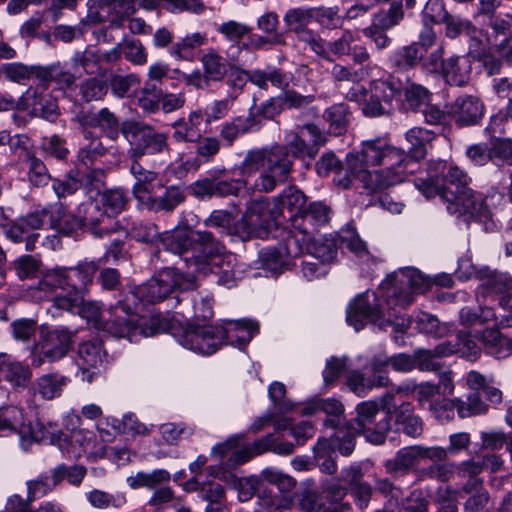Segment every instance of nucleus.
Wrapping results in <instances>:
<instances>
[{"mask_svg":"<svg viewBox=\"0 0 512 512\" xmlns=\"http://www.w3.org/2000/svg\"><path fill=\"white\" fill-rule=\"evenodd\" d=\"M434 138L430 130L413 127L406 133L408 153L381 141L364 142L347 158L349 171L358 176L369 193L402 183L415 172L417 163L426 156V145Z\"/></svg>","mask_w":512,"mask_h":512,"instance_id":"nucleus-1","label":"nucleus"},{"mask_svg":"<svg viewBox=\"0 0 512 512\" xmlns=\"http://www.w3.org/2000/svg\"><path fill=\"white\" fill-rule=\"evenodd\" d=\"M306 137H309L315 145H321L326 141L325 136L316 125L307 124L287 136V146L275 144L247 151L241 167L246 175L259 172L253 186L255 190L269 193L278 184L287 181L292 170L289 151L294 157L305 153L307 150Z\"/></svg>","mask_w":512,"mask_h":512,"instance_id":"nucleus-2","label":"nucleus"},{"mask_svg":"<svg viewBox=\"0 0 512 512\" xmlns=\"http://www.w3.org/2000/svg\"><path fill=\"white\" fill-rule=\"evenodd\" d=\"M470 178L456 166H450L444 174L442 184L432 179H417L416 187L426 198L439 195L447 202L450 214L468 215L470 218H488L490 211L480 195L468 187Z\"/></svg>","mask_w":512,"mask_h":512,"instance_id":"nucleus-3","label":"nucleus"},{"mask_svg":"<svg viewBox=\"0 0 512 512\" xmlns=\"http://www.w3.org/2000/svg\"><path fill=\"white\" fill-rule=\"evenodd\" d=\"M258 324L249 320L228 323L226 328L210 324L189 323L180 337V344L196 353L209 355L216 352L224 339L239 345L248 343L258 332Z\"/></svg>","mask_w":512,"mask_h":512,"instance_id":"nucleus-4","label":"nucleus"},{"mask_svg":"<svg viewBox=\"0 0 512 512\" xmlns=\"http://www.w3.org/2000/svg\"><path fill=\"white\" fill-rule=\"evenodd\" d=\"M128 194L120 188L108 189L100 193V204L87 202L79 209L78 225L91 232L94 236L102 238L112 232H118L119 225L113 222L111 216L119 214L128 202Z\"/></svg>","mask_w":512,"mask_h":512,"instance_id":"nucleus-5","label":"nucleus"},{"mask_svg":"<svg viewBox=\"0 0 512 512\" xmlns=\"http://www.w3.org/2000/svg\"><path fill=\"white\" fill-rule=\"evenodd\" d=\"M131 300V296H126L109 307L108 317L105 319V328L108 333L117 338H127L132 342L137 340L138 335L153 336L164 329L158 316L142 320L137 324L135 307L131 305Z\"/></svg>","mask_w":512,"mask_h":512,"instance_id":"nucleus-6","label":"nucleus"},{"mask_svg":"<svg viewBox=\"0 0 512 512\" xmlns=\"http://www.w3.org/2000/svg\"><path fill=\"white\" fill-rule=\"evenodd\" d=\"M196 287V277L182 273L175 268H165L131 294L132 302L139 299L156 304L166 299L175 289L192 290Z\"/></svg>","mask_w":512,"mask_h":512,"instance_id":"nucleus-7","label":"nucleus"},{"mask_svg":"<svg viewBox=\"0 0 512 512\" xmlns=\"http://www.w3.org/2000/svg\"><path fill=\"white\" fill-rule=\"evenodd\" d=\"M121 133L130 144L128 156L131 160L169 151L168 135L143 122L126 121L122 124Z\"/></svg>","mask_w":512,"mask_h":512,"instance_id":"nucleus-8","label":"nucleus"},{"mask_svg":"<svg viewBox=\"0 0 512 512\" xmlns=\"http://www.w3.org/2000/svg\"><path fill=\"white\" fill-rule=\"evenodd\" d=\"M365 321L378 325L380 329L392 326L395 332H405L410 327L409 319L397 315L390 309L387 314H383L379 308L370 304L366 294H361L349 304L347 308V322L356 331H359L364 327Z\"/></svg>","mask_w":512,"mask_h":512,"instance_id":"nucleus-9","label":"nucleus"},{"mask_svg":"<svg viewBox=\"0 0 512 512\" xmlns=\"http://www.w3.org/2000/svg\"><path fill=\"white\" fill-rule=\"evenodd\" d=\"M195 246L190 258L185 257L187 268L194 275L198 273L215 272V268H221L225 260L232 256L227 254L225 247L214 239L212 233L207 231H195Z\"/></svg>","mask_w":512,"mask_h":512,"instance_id":"nucleus-10","label":"nucleus"},{"mask_svg":"<svg viewBox=\"0 0 512 512\" xmlns=\"http://www.w3.org/2000/svg\"><path fill=\"white\" fill-rule=\"evenodd\" d=\"M74 334L66 327H46L32 349V365L40 367L45 361L55 362L65 357L73 346Z\"/></svg>","mask_w":512,"mask_h":512,"instance_id":"nucleus-11","label":"nucleus"},{"mask_svg":"<svg viewBox=\"0 0 512 512\" xmlns=\"http://www.w3.org/2000/svg\"><path fill=\"white\" fill-rule=\"evenodd\" d=\"M357 416L350 423L354 432L362 434L373 444H381L385 441L390 430V417L380 410L376 401H364L356 407Z\"/></svg>","mask_w":512,"mask_h":512,"instance_id":"nucleus-12","label":"nucleus"},{"mask_svg":"<svg viewBox=\"0 0 512 512\" xmlns=\"http://www.w3.org/2000/svg\"><path fill=\"white\" fill-rule=\"evenodd\" d=\"M279 216L280 208L273 204V198H255L249 202L241 218V227L235 232L240 233L243 238H264L268 234L271 222Z\"/></svg>","mask_w":512,"mask_h":512,"instance_id":"nucleus-13","label":"nucleus"},{"mask_svg":"<svg viewBox=\"0 0 512 512\" xmlns=\"http://www.w3.org/2000/svg\"><path fill=\"white\" fill-rule=\"evenodd\" d=\"M99 266L95 261H81L74 267H66L68 278V288L70 290L66 297L57 298V308L73 311L78 306L88 290V286L93 282L94 276Z\"/></svg>","mask_w":512,"mask_h":512,"instance_id":"nucleus-14","label":"nucleus"},{"mask_svg":"<svg viewBox=\"0 0 512 512\" xmlns=\"http://www.w3.org/2000/svg\"><path fill=\"white\" fill-rule=\"evenodd\" d=\"M427 286V280L418 270L408 268L384 281L381 289L387 297L395 298L397 305L407 306L413 302V294L425 291Z\"/></svg>","mask_w":512,"mask_h":512,"instance_id":"nucleus-15","label":"nucleus"},{"mask_svg":"<svg viewBox=\"0 0 512 512\" xmlns=\"http://www.w3.org/2000/svg\"><path fill=\"white\" fill-rule=\"evenodd\" d=\"M403 81L391 75L387 79L375 80L371 83L370 95L364 99L363 113L368 117H380L391 110L392 100L400 94Z\"/></svg>","mask_w":512,"mask_h":512,"instance_id":"nucleus-16","label":"nucleus"},{"mask_svg":"<svg viewBox=\"0 0 512 512\" xmlns=\"http://www.w3.org/2000/svg\"><path fill=\"white\" fill-rule=\"evenodd\" d=\"M330 208L322 202H312L300 214L292 216L293 235H297L299 242L311 240L314 233L330 220Z\"/></svg>","mask_w":512,"mask_h":512,"instance_id":"nucleus-17","label":"nucleus"},{"mask_svg":"<svg viewBox=\"0 0 512 512\" xmlns=\"http://www.w3.org/2000/svg\"><path fill=\"white\" fill-rule=\"evenodd\" d=\"M66 276V267L47 269L43 273L37 287L33 289V296L39 300H50L57 308V298L66 297L70 290Z\"/></svg>","mask_w":512,"mask_h":512,"instance_id":"nucleus-18","label":"nucleus"},{"mask_svg":"<svg viewBox=\"0 0 512 512\" xmlns=\"http://www.w3.org/2000/svg\"><path fill=\"white\" fill-rule=\"evenodd\" d=\"M300 38L307 42L310 49L318 56L332 61V56H344L351 53L355 36L350 30L343 31L342 35L333 41L326 42L311 33H304Z\"/></svg>","mask_w":512,"mask_h":512,"instance_id":"nucleus-19","label":"nucleus"},{"mask_svg":"<svg viewBox=\"0 0 512 512\" xmlns=\"http://www.w3.org/2000/svg\"><path fill=\"white\" fill-rule=\"evenodd\" d=\"M245 181L241 179L204 178L191 186L193 195L199 198L213 196H236L245 187Z\"/></svg>","mask_w":512,"mask_h":512,"instance_id":"nucleus-20","label":"nucleus"},{"mask_svg":"<svg viewBox=\"0 0 512 512\" xmlns=\"http://www.w3.org/2000/svg\"><path fill=\"white\" fill-rule=\"evenodd\" d=\"M302 253L297 235H292L286 247L266 248L260 251L259 259L264 268L277 273L289 262L290 257H297Z\"/></svg>","mask_w":512,"mask_h":512,"instance_id":"nucleus-21","label":"nucleus"},{"mask_svg":"<svg viewBox=\"0 0 512 512\" xmlns=\"http://www.w3.org/2000/svg\"><path fill=\"white\" fill-rule=\"evenodd\" d=\"M348 153L347 155H349ZM348 158V156H346ZM345 172H343L341 161L333 152L324 153L316 163L318 175L327 176L331 172H335L334 182L337 186L348 189L351 187L353 180L360 181L359 177L352 174L345 159Z\"/></svg>","mask_w":512,"mask_h":512,"instance_id":"nucleus-22","label":"nucleus"},{"mask_svg":"<svg viewBox=\"0 0 512 512\" xmlns=\"http://www.w3.org/2000/svg\"><path fill=\"white\" fill-rule=\"evenodd\" d=\"M83 128H100L101 131L111 140H116L121 132L118 118L108 108H102L98 112H89L80 118Z\"/></svg>","mask_w":512,"mask_h":512,"instance_id":"nucleus-23","label":"nucleus"},{"mask_svg":"<svg viewBox=\"0 0 512 512\" xmlns=\"http://www.w3.org/2000/svg\"><path fill=\"white\" fill-rule=\"evenodd\" d=\"M260 125L261 122L255 113L250 111L246 116L233 117L223 123L219 136L227 146H232L239 136L258 129Z\"/></svg>","mask_w":512,"mask_h":512,"instance_id":"nucleus-24","label":"nucleus"},{"mask_svg":"<svg viewBox=\"0 0 512 512\" xmlns=\"http://www.w3.org/2000/svg\"><path fill=\"white\" fill-rule=\"evenodd\" d=\"M203 121L201 110L191 111L187 118H180L172 124L173 139L176 142H195L201 138L200 126Z\"/></svg>","mask_w":512,"mask_h":512,"instance_id":"nucleus-25","label":"nucleus"},{"mask_svg":"<svg viewBox=\"0 0 512 512\" xmlns=\"http://www.w3.org/2000/svg\"><path fill=\"white\" fill-rule=\"evenodd\" d=\"M451 111L457 123L472 125L482 117L483 104L476 97L462 96L455 100Z\"/></svg>","mask_w":512,"mask_h":512,"instance_id":"nucleus-26","label":"nucleus"},{"mask_svg":"<svg viewBox=\"0 0 512 512\" xmlns=\"http://www.w3.org/2000/svg\"><path fill=\"white\" fill-rule=\"evenodd\" d=\"M453 353H458L461 357L469 360H475L480 354V349L476 342L465 334H460L455 344L448 341L436 346V354L438 356H449Z\"/></svg>","mask_w":512,"mask_h":512,"instance_id":"nucleus-27","label":"nucleus"},{"mask_svg":"<svg viewBox=\"0 0 512 512\" xmlns=\"http://www.w3.org/2000/svg\"><path fill=\"white\" fill-rule=\"evenodd\" d=\"M302 249L305 247L309 254L318 259L322 263L332 262L337 254V241L332 237H323L315 239L314 235L311 240L299 242Z\"/></svg>","mask_w":512,"mask_h":512,"instance_id":"nucleus-28","label":"nucleus"},{"mask_svg":"<svg viewBox=\"0 0 512 512\" xmlns=\"http://www.w3.org/2000/svg\"><path fill=\"white\" fill-rule=\"evenodd\" d=\"M449 85L464 86L469 81V65L465 58L450 57L441 73Z\"/></svg>","mask_w":512,"mask_h":512,"instance_id":"nucleus-29","label":"nucleus"},{"mask_svg":"<svg viewBox=\"0 0 512 512\" xmlns=\"http://www.w3.org/2000/svg\"><path fill=\"white\" fill-rule=\"evenodd\" d=\"M195 238V232L177 229L172 232L164 233L162 243L168 251L182 255L188 252L189 248L193 249L195 246Z\"/></svg>","mask_w":512,"mask_h":512,"instance_id":"nucleus-30","label":"nucleus"},{"mask_svg":"<svg viewBox=\"0 0 512 512\" xmlns=\"http://www.w3.org/2000/svg\"><path fill=\"white\" fill-rule=\"evenodd\" d=\"M306 196L295 186L285 188L278 196L273 197V204L280 208V215L283 214L284 208L289 212L300 214L304 210Z\"/></svg>","mask_w":512,"mask_h":512,"instance_id":"nucleus-31","label":"nucleus"},{"mask_svg":"<svg viewBox=\"0 0 512 512\" xmlns=\"http://www.w3.org/2000/svg\"><path fill=\"white\" fill-rule=\"evenodd\" d=\"M67 383L68 378L64 375L57 373L42 375L35 382V392L45 400H52L61 394Z\"/></svg>","mask_w":512,"mask_h":512,"instance_id":"nucleus-32","label":"nucleus"},{"mask_svg":"<svg viewBox=\"0 0 512 512\" xmlns=\"http://www.w3.org/2000/svg\"><path fill=\"white\" fill-rule=\"evenodd\" d=\"M71 66L74 73L81 77L83 74H93L101 63L100 52L93 49H85L84 51H77L72 59Z\"/></svg>","mask_w":512,"mask_h":512,"instance_id":"nucleus-33","label":"nucleus"},{"mask_svg":"<svg viewBox=\"0 0 512 512\" xmlns=\"http://www.w3.org/2000/svg\"><path fill=\"white\" fill-rule=\"evenodd\" d=\"M421 461L420 446H410L400 449L396 456L388 460L385 467L388 472L406 471Z\"/></svg>","mask_w":512,"mask_h":512,"instance_id":"nucleus-34","label":"nucleus"},{"mask_svg":"<svg viewBox=\"0 0 512 512\" xmlns=\"http://www.w3.org/2000/svg\"><path fill=\"white\" fill-rule=\"evenodd\" d=\"M443 409H448L449 407H456L457 412L461 418H467L475 415H480L485 413L488 410V406L482 401L478 392L471 393L467 401L455 400V401H443Z\"/></svg>","mask_w":512,"mask_h":512,"instance_id":"nucleus-35","label":"nucleus"},{"mask_svg":"<svg viewBox=\"0 0 512 512\" xmlns=\"http://www.w3.org/2000/svg\"><path fill=\"white\" fill-rule=\"evenodd\" d=\"M203 72L210 81H221L227 73V61L216 51L209 50L200 59Z\"/></svg>","mask_w":512,"mask_h":512,"instance_id":"nucleus-36","label":"nucleus"},{"mask_svg":"<svg viewBox=\"0 0 512 512\" xmlns=\"http://www.w3.org/2000/svg\"><path fill=\"white\" fill-rule=\"evenodd\" d=\"M170 480V473L164 469H156L150 473L138 472L133 476L127 478V484L132 489L154 487L168 482Z\"/></svg>","mask_w":512,"mask_h":512,"instance_id":"nucleus-37","label":"nucleus"},{"mask_svg":"<svg viewBox=\"0 0 512 512\" xmlns=\"http://www.w3.org/2000/svg\"><path fill=\"white\" fill-rule=\"evenodd\" d=\"M401 91L404 92V99L408 108L414 111L429 104L431 100V93L426 87L408 79L405 83L403 82Z\"/></svg>","mask_w":512,"mask_h":512,"instance_id":"nucleus-38","label":"nucleus"},{"mask_svg":"<svg viewBox=\"0 0 512 512\" xmlns=\"http://www.w3.org/2000/svg\"><path fill=\"white\" fill-rule=\"evenodd\" d=\"M4 232L7 238L14 243L25 242L27 251H33L35 249L39 234L31 233L26 225L23 224L21 217L8 223Z\"/></svg>","mask_w":512,"mask_h":512,"instance_id":"nucleus-39","label":"nucleus"},{"mask_svg":"<svg viewBox=\"0 0 512 512\" xmlns=\"http://www.w3.org/2000/svg\"><path fill=\"white\" fill-rule=\"evenodd\" d=\"M390 384L388 375H378L371 379H366L360 372L353 371L347 377L348 387L357 395L361 396L366 390L376 386L385 387Z\"/></svg>","mask_w":512,"mask_h":512,"instance_id":"nucleus-40","label":"nucleus"},{"mask_svg":"<svg viewBox=\"0 0 512 512\" xmlns=\"http://www.w3.org/2000/svg\"><path fill=\"white\" fill-rule=\"evenodd\" d=\"M3 369V379L8 381L13 387H24L31 378V371L28 366L11 360L7 355Z\"/></svg>","mask_w":512,"mask_h":512,"instance_id":"nucleus-41","label":"nucleus"},{"mask_svg":"<svg viewBox=\"0 0 512 512\" xmlns=\"http://www.w3.org/2000/svg\"><path fill=\"white\" fill-rule=\"evenodd\" d=\"M249 77V81L252 84L264 90L268 89V83L277 88H282L287 85L285 74L278 69H257L250 72Z\"/></svg>","mask_w":512,"mask_h":512,"instance_id":"nucleus-42","label":"nucleus"},{"mask_svg":"<svg viewBox=\"0 0 512 512\" xmlns=\"http://www.w3.org/2000/svg\"><path fill=\"white\" fill-rule=\"evenodd\" d=\"M349 108L344 103L335 104L324 112V119L330 124V131L335 135H341L348 123Z\"/></svg>","mask_w":512,"mask_h":512,"instance_id":"nucleus-43","label":"nucleus"},{"mask_svg":"<svg viewBox=\"0 0 512 512\" xmlns=\"http://www.w3.org/2000/svg\"><path fill=\"white\" fill-rule=\"evenodd\" d=\"M23 420V411L21 408L13 405L0 408V435L14 433Z\"/></svg>","mask_w":512,"mask_h":512,"instance_id":"nucleus-44","label":"nucleus"},{"mask_svg":"<svg viewBox=\"0 0 512 512\" xmlns=\"http://www.w3.org/2000/svg\"><path fill=\"white\" fill-rule=\"evenodd\" d=\"M216 31L227 41L239 43L244 37L250 34L251 27L236 20H227L219 24Z\"/></svg>","mask_w":512,"mask_h":512,"instance_id":"nucleus-45","label":"nucleus"},{"mask_svg":"<svg viewBox=\"0 0 512 512\" xmlns=\"http://www.w3.org/2000/svg\"><path fill=\"white\" fill-rule=\"evenodd\" d=\"M347 495V489L339 484L331 485L327 489V504L325 512H351L352 507L348 502H343Z\"/></svg>","mask_w":512,"mask_h":512,"instance_id":"nucleus-46","label":"nucleus"},{"mask_svg":"<svg viewBox=\"0 0 512 512\" xmlns=\"http://www.w3.org/2000/svg\"><path fill=\"white\" fill-rule=\"evenodd\" d=\"M310 13L312 18L326 28L336 29L343 25L344 18L339 14L338 7L314 8Z\"/></svg>","mask_w":512,"mask_h":512,"instance_id":"nucleus-47","label":"nucleus"},{"mask_svg":"<svg viewBox=\"0 0 512 512\" xmlns=\"http://www.w3.org/2000/svg\"><path fill=\"white\" fill-rule=\"evenodd\" d=\"M78 355L83 364L92 368L97 367L102 362L104 355L101 342L94 340L81 343L78 348Z\"/></svg>","mask_w":512,"mask_h":512,"instance_id":"nucleus-48","label":"nucleus"},{"mask_svg":"<svg viewBox=\"0 0 512 512\" xmlns=\"http://www.w3.org/2000/svg\"><path fill=\"white\" fill-rule=\"evenodd\" d=\"M482 483L479 479L473 478L464 486L467 493L475 492L465 503V509L470 512H477L488 502V494L480 491Z\"/></svg>","mask_w":512,"mask_h":512,"instance_id":"nucleus-49","label":"nucleus"},{"mask_svg":"<svg viewBox=\"0 0 512 512\" xmlns=\"http://www.w3.org/2000/svg\"><path fill=\"white\" fill-rule=\"evenodd\" d=\"M337 245L342 249H347L357 256H363L367 253L366 244L360 239L359 235L352 229L342 230L337 236Z\"/></svg>","mask_w":512,"mask_h":512,"instance_id":"nucleus-50","label":"nucleus"},{"mask_svg":"<svg viewBox=\"0 0 512 512\" xmlns=\"http://www.w3.org/2000/svg\"><path fill=\"white\" fill-rule=\"evenodd\" d=\"M404 17L401 2L392 3L390 8L386 11H381L375 15L374 24L382 29H391L397 26Z\"/></svg>","mask_w":512,"mask_h":512,"instance_id":"nucleus-51","label":"nucleus"},{"mask_svg":"<svg viewBox=\"0 0 512 512\" xmlns=\"http://www.w3.org/2000/svg\"><path fill=\"white\" fill-rule=\"evenodd\" d=\"M489 130L494 134H508L512 130V98L503 110L491 118Z\"/></svg>","mask_w":512,"mask_h":512,"instance_id":"nucleus-52","label":"nucleus"},{"mask_svg":"<svg viewBox=\"0 0 512 512\" xmlns=\"http://www.w3.org/2000/svg\"><path fill=\"white\" fill-rule=\"evenodd\" d=\"M86 475V469L83 466H71L66 467L60 465L55 468L52 472L53 485H57L63 479H67L69 483L73 485H79Z\"/></svg>","mask_w":512,"mask_h":512,"instance_id":"nucleus-53","label":"nucleus"},{"mask_svg":"<svg viewBox=\"0 0 512 512\" xmlns=\"http://www.w3.org/2000/svg\"><path fill=\"white\" fill-rule=\"evenodd\" d=\"M314 451L318 460L324 459V461L320 464L321 471L330 475L336 473L337 464L334 458L331 456L333 451L331 449L330 440L326 438L319 439L314 447Z\"/></svg>","mask_w":512,"mask_h":512,"instance_id":"nucleus-54","label":"nucleus"},{"mask_svg":"<svg viewBox=\"0 0 512 512\" xmlns=\"http://www.w3.org/2000/svg\"><path fill=\"white\" fill-rule=\"evenodd\" d=\"M423 59V53L417 43L405 46L395 54V65L399 68H412Z\"/></svg>","mask_w":512,"mask_h":512,"instance_id":"nucleus-55","label":"nucleus"},{"mask_svg":"<svg viewBox=\"0 0 512 512\" xmlns=\"http://www.w3.org/2000/svg\"><path fill=\"white\" fill-rule=\"evenodd\" d=\"M358 433L354 432L353 429L350 428V424H348L346 430L338 431L335 438L329 439L331 443V449L334 452V449H338L339 452L344 456H349L355 448V436Z\"/></svg>","mask_w":512,"mask_h":512,"instance_id":"nucleus-56","label":"nucleus"},{"mask_svg":"<svg viewBox=\"0 0 512 512\" xmlns=\"http://www.w3.org/2000/svg\"><path fill=\"white\" fill-rule=\"evenodd\" d=\"M124 237L130 235L132 238L141 242H152L158 237L157 226L153 223H135L128 231L126 228H121Z\"/></svg>","mask_w":512,"mask_h":512,"instance_id":"nucleus-57","label":"nucleus"},{"mask_svg":"<svg viewBox=\"0 0 512 512\" xmlns=\"http://www.w3.org/2000/svg\"><path fill=\"white\" fill-rule=\"evenodd\" d=\"M416 324L418 330L427 335L442 337L448 332L447 326L441 324L439 320L431 314H421L418 316Z\"/></svg>","mask_w":512,"mask_h":512,"instance_id":"nucleus-58","label":"nucleus"},{"mask_svg":"<svg viewBox=\"0 0 512 512\" xmlns=\"http://www.w3.org/2000/svg\"><path fill=\"white\" fill-rule=\"evenodd\" d=\"M122 50L125 58L135 65H144L147 62V53L139 40L124 39Z\"/></svg>","mask_w":512,"mask_h":512,"instance_id":"nucleus-59","label":"nucleus"},{"mask_svg":"<svg viewBox=\"0 0 512 512\" xmlns=\"http://www.w3.org/2000/svg\"><path fill=\"white\" fill-rule=\"evenodd\" d=\"M107 89L106 82L97 78L86 80L80 87L81 95L87 102L102 99L106 95Z\"/></svg>","mask_w":512,"mask_h":512,"instance_id":"nucleus-60","label":"nucleus"},{"mask_svg":"<svg viewBox=\"0 0 512 512\" xmlns=\"http://www.w3.org/2000/svg\"><path fill=\"white\" fill-rule=\"evenodd\" d=\"M29 162V180L34 186H44L49 181V174L42 161L34 156L29 155L26 151Z\"/></svg>","mask_w":512,"mask_h":512,"instance_id":"nucleus-61","label":"nucleus"},{"mask_svg":"<svg viewBox=\"0 0 512 512\" xmlns=\"http://www.w3.org/2000/svg\"><path fill=\"white\" fill-rule=\"evenodd\" d=\"M207 41L205 33L195 32L185 36L181 41L177 42L172 48V54L178 58H183V52L196 49L204 45Z\"/></svg>","mask_w":512,"mask_h":512,"instance_id":"nucleus-62","label":"nucleus"},{"mask_svg":"<svg viewBox=\"0 0 512 512\" xmlns=\"http://www.w3.org/2000/svg\"><path fill=\"white\" fill-rule=\"evenodd\" d=\"M14 432L19 435L20 443L24 449H27L33 442H38L46 438L45 433L41 430L40 424L34 427L22 421L18 429Z\"/></svg>","mask_w":512,"mask_h":512,"instance_id":"nucleus-63","label":"nucleus"},{"mask_svg":"<svg viewBox=\"0 0 512 512\" xmlns=\"http://www.w3.org/2000/svg\"><path fill=\"white\" fill-rule=\"evenodd\" d=\"M12 335L16 340L27 342L34 337L37 323L33 319H18L12 322Z\"/></svg>","mask_w":512,"mask_h":512,"instance_id":"nucleus-64","label":"nucleus"}]
</instances>
